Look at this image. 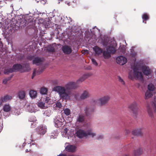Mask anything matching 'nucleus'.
I'll return each mask as SVG.
<instances>
[{"instance_id": "22", "label": "nucleus", "mask_w": 156, "mask_h": 156, "mask_svg": "<svg viewBox=\"0 0 156 156\" xmlns=\"http://www.w3.org/2000/svg\"><path fill=\"white\" fill-rule=\"evenodd\" d=\"M54 122L55 126L57 128L60 127L63 125L62 122L57 119L55 120Z\"/></svg>"}, {"instance_id": "31", "label": "nucleus", "mask_w": 156, "mask_h": 156, "mask_svg": "<svg viewBox=\"0 0 156 156\" xmlns=\"http://www.w3.org/2000/svg\"><path fill=\"white\" fill-rule=\"evenodd\" d=\"M152 95L151 91H147L145 94V99H147L151 97Z\"/></svg>"}, {"instance_id": "18", "label": "nucleus", "mask_w": 156, "mask_h": 156, "mask_svg": "<svg viewBox=\"0 0 156 156\" xmlns=\"http://www.w3.org/2000/svg\"><path fill=\"white\" fill-rule=\"evenodd\" d=\"M85 119V115H79L77 119V121L80 123H83Z\"/></svg>"}, {"instance_id": "43", "label": "nucleus", "mask_w": 156, "mask_h": 156, "mask_svg": "<svg viewBox=\"0 0 156 156\" xmlns=\"http://www.w3.org/2000/svg\"><path fill=\"white\" fill-rule=\"evenodd\" d=\"M37 123L36 122H32L31 123V128H35L37 126Z\"/></svg>"}, {"instance_id": "9", "label": "nucleus", "mask_w": 156, "mask_h": 156, "mask_svg": "<svg viewBox=\"0 0 156 156\" xmlns=\"http://www.w3.org/2000/svg\"><path fill=\"white\" fill-rule=\"evenodd\" d=\"M62 49L63 53L66 54H69L72 51L71 47L68 45H65L62 46Z\"/></svg>"}, {"instance_id": "2", "label": "nucleus", "mask_w": 156, "mask_h": 156, "mask_svg": "<svg viewBox=\"0 0 156 156\" xmlns=\"http://www.w3.org/2000/svg\"><path fill=\"white\" fill-rule=\"evenodd\" d=\"M133 70V75H132L131 73H129L128 77L131 80H133L135 78L136 80H140L141 81L144 80L143 75L141 72L138 71V67L136 65H134L132 67Z\"/></svg>"}, {"instance_id": "8", "label": "nucleus", "mask_w": 156, "mask_h": 156, "mask_svg": "<svg viewBox=\"0 0 156 156\" xmlns=\"http://www.w3.org/2000/svg\"><path fill=\"white\" fill-rule=\"evenodd\" d=\"M43 59L40 57H34L32 61L33 64L39 66L42 64Z\"/></svg>"}, {"instance_id": "45", "label": "nucleus", "mask_w": 156, "mask_h": 156, "mask_svg": "<svg viewBox=\"0 0 156 156\" xmlns=\"http://www.w3.org/2000/svg\"><path fill=\"white\" fill-rule=\"evenodd\" d=\"M7 79H5L3 80V83L4 84H6L8 82Z\"/></svg>"}, {"instance_id": "51", "label": "nucleus", "mask_w": 156, "mask_h": 156, "mask_svg": "<svg viewBox=\"0 0 156 156\" xmlns=\"http://www.w3.org/2000/svg\"><path fill=\"white\" fill-rule=\"evenodd\" d=\"M29 151H28V149H26V152H27H27H29Z\"/></svg>"}, {"instance_id": "13", "label": "nucleus", "mask_w": 156, "mask_h": 156, "mask_svg": "<svg viewBox=\"0 0 156 156\" xmlns=\"http://www.w3.org/2000/svg\"><path fill=\"white\" fill-rule=\"evenodd\" d=\"M90 95V94L87 91L84 90L81 94L80 96V98L81 99L84 100L89 98Z\"/></svg>"}, {"instance_id": "1", "label": "nucleus", "mask_w": 156, "mask_h": 156, "mask_svg": "<svg viewBox=\"0 0 156 156\" xmlns=\"http://www.w3.org/2000/svg\"><path fill=\"white\" fill-rule=\"evenodd\" d=\"M91 75L90 73L85 74L77 80L76 83L71 82L66 84L64 87L57 86L54 88L53 90L58 93L60 98L65 100L69 99L72 94L71 90L78 87L76 83L82 82Z\"/></svg>"}, {"instance_id": "37", "label": "nucleus", "mask_w": 156, "mask_h": 156, "mask_svg": "<svg viewBox=\"0 0 156 156\" xmlns=\"http://www.w3.org/2000/svg\"><path fill=\"white\" fill-rule=\"evenodd\" d=\"M23 68L26 69V71H28L30 70L29 65L28 64H23Z\"/></svg>"}, {"instance_id": "53", "label": "nucleus", "mask_w": 156, "mask_h": 156, "mask_svg": "<svg viewBox=\"0 0 156 156\" xmlns=\"http://www.w3.org/2000/svg\"><path fill=\"white\" fill-rule=\"evenodd\" d=\"M125 49H124L123 50V51H122L123 52H125Z\"/></svg>"}, {"instance_id": "58", "label": "nucleus", "mask_w": 156, "mask_h": 156, "mask_svg": "<svg viewBox=\"0 0 156 156\" xmlns=\"http://www.w3.org/2000/svg\"><path fill=\"white\" fill-rule=\"evenodd\" d=\"M145 23H146V22Z\"/></svg>"}, {"instance_id": "57", "label": "nucleus", "mask_w": 156, "mask_h": 156, "mask_svg": "<svg viewBox=\"0 0 156 156\" xmlns=\"http://www.w3.org/2000/svg\"><path fill=\"white\" fill-rule=\"evenodd\" d=\"M62 0H59V1H61Z\"/></svg>"}, {"instance_id": "12", "label": "nucleus", "mask_w": 156, "mask_h": 156, "mask_svg": "<svg viewBox=\"0 0 156 156\" xmlns=\"http://www.w3.org/2000/svg\"><path fill=\"white\" fill-rule=\"evenodd\" d=\"M12 99V96L8 94H6L1 97V99L3 103L9 101Z\"/></svg>"}, {"instance_id": "3", "label": "nucleus", "mask_w": 156, "mask_h": 156, "mask_svg": "<svg viewBox=\"0 0 156 156\" xmlns=\"http://www.w3.org/2000/svg\"><path fill=\"white\" fill-rule=\"evenodd\" d=\"M76 136L79 138H81L88 135H91L92 137L96 135L95 133H93L91 130H88L87 132L83 130L80 129L76 132Z\"/></svg>"}, {"instance_id": "19", "label": "nucleus", "mask_w": 156, "mask_h": 156, "mask_svg": "<svg viewBox=\"0 0 156 156\" xmlns=\"http://www.w3.org/2000/svg\"><path fill=\"white\" fill-rule=\"evenodd\" d=\"M132 133L133 135L136 136H141L142 135L141 129H137L133 131Z\"/></svg>"}, {"instance_id": "49", "label": "nucleus", "mask_w": 156, "mask_h": 156, "mask_svg": "<svg viewBox=\"0 0 156 156\" xmlns=\"http://www.w3.org/2000/svg\"><path fill=\"white\" fill-rule=\"evenodd\" d=\"M12 76H11L9 77H8V78H7V80H8V81L9 80H10L11 78H12Z\"/></svg>"}, {"instance_id": "50", "label": "nucleus", "mask_w": 156, "mask_h": 156, "mask_svg": "<svg viewBox=\"0 0 156 156\" xmlns=\"http://www.w3.org/2000/svg\"><path fill=\"white\" fill-rule=\"evenodd\" d=\"M3 102L2 101V100L1 99V98L0 99V105H2V103Z\"/></svg>"}, {"instance_id": "20", "label": "nucleus", "mask_w": 156, "mask_h": 156, "mask_svg": "<svg viewBox=\"0 0 156 156\" xmlns=\"http://www.w3.org/2000/svg\"><path fill=\"white\" fill-rule=\"evenodd\" d=\"M93 49L95 54L98 55L101 54L102 52V49L97 46H95L93 48Z\"/></svg>"}, {"instance_id": "42", "label": "nucleus", "mask_w": 156, "mask_h": 156, "mask_svg": "<svg viewBox=\"0 0 156 156\" xmlns=\"http://www.w3.org/2000/svg\"><path fill=\"white\" fill-rule=\"evenodd\" d=\"M34 56L33 55H29L27 57V59L29 60H31L33 59V60L34 58Z\"/></svg>"}, {"instance_id": "26", "label": "nucleus", "mask_w": 156, "mask_h": 156, "mask_svg": "<svg viewBox=\"0 0 156 156\" xmlns=\"http://www.w3.org/2000/svg\"><path fill=\"white\" fill-rule=\"evenodd\" d=\"M111 54L107 51H104L103 52V55L105 58L107 59L111 57Z\"/></svg>"}, {"instance_id": "54", "label": "nucleus", "mask_w": 156, "mask_h": 156, "mask_svg": "<svg viewBox=\"0 0 156 156\" xmlns=\"http://www.w3.org/2000/svg\"><path fill=\"white\" fill-rule=\"evenodd\" d=\"M129 131H127V133H129Z\"/></svg>"}, {"instance_id": "6", "label": "nucleus", "mask_w": 156, "mask_h": 156, "mask_svg": "<svg viewBox=\"0 0 156 156\" xmlns=\"http://www.w3.org/2000/svg\"><path fill=\"white\" fill-rule=\"evenodd\" d=\"M116 60L117 63L121 65H123L125 64L127 62L126 58L125 57L122 56L117 57L116 58Z\"/></svg>"}, {"instance_id": "17", "label": "nucleus", "mask_w": 156, "mask_h": 156, "mask_svg": "<svg viewBox=\"0 0 156 156\" xmlns=\"http://www.w3.org/2000/svg\"><path fill=\"white\" fill-rule=\"evenodd\" d=\"M14 72L18 71L19 70L23 69L22 65L19 64H16L12 66Z\"/></svg>"}, {"instance_id": "38", "label": "nucleus", "mask_w": 156, "mask_h": 156, "mask_svg": "<svg viewBox=\"0 0 156 156\" xmlns=\"http://www.w3.org/2000/svg\"><path fill=\"white\" fill-rule=\"evenodd\" d=\"M74 1V0H67L65 3L69 6L71 5V3L72 2H73Z\"/></svg>"}, {"instance_id": "15", "label": "nucleus", "mask_w": 156, "mask_h": 156, "mask_svg": "<svg viewBox=\"0 0 156 156\" xmlns=\"http://www.w3.org/2000/svg\"><path fill=\"white\" fill-rule=\"evenodd\" d=\"M76 147L73 145H69L66 146L65 149L66 151L69 152H73L76 150Z\"/></svg>"}, {"instance_id": "4", "label": "nucleus", "mask_w": 156, "mask_h": 156, "mask_svg": "<svg viewBox=\"0 0 156 156\" xmlns=\"http://www.w3.org/2000/svg\"><path fill=\"white\" fill-rule=\"evenodd\" d=\"M110 99V97L108 96H105L99 98L98 103L100 106H104L106 105Z\"/></svg>"}, {"instance_id": "39", "label": "nucleus", "mask_w": 156, "mask_h": 156, "mask_svg": "<svg viewBox=\"0 0 156 156\" xmlns=\"http://www.w3.org/2000/svg\"><path fill=\"white\" fill-rule=\"evenodd\" d=\"M27 18L26 20L25 19V24H24L25 26L27 25L28 24H29L30 22H31L33 21L32 19H29L28 21H27Z\"/></svg>"}, {"instance_id": "41", "label": "nucleus", "mask_w": 156, "mask_h": 156, "mask_svg": "<svg viewBox=\"0 0 156 156\" xmlns=\"http://www.w3.org/2000/svg\"><path fill=\"white\" fill-rule=\"evenodd\" d=\"M91 61L92 62V63L95 66H97L98 65V64L97 62H96L94 58H92Z\"/></svg>"}, {"instance_id": "52", "label": "nucleus", "mask_w": 156, "mask_h": 156, "mask_svg": "<svg viewBox=\"0 0 156 156\" xmlns=\"http://www.w3.org/2000/svg\"><path fill=\"white\" fill-rule=\"evenodd\" d=\"M89 68H88V69H90V70L91 69V67L89 66Z\"/></svg>"}, {"instance_id": "14", "label": "nucleus", "mask_w": 156, "mask_h": 156, "mask_svg": "<svg viewBox=\"0 0 156 156\" xmlns=\"http://www.w3.org/2000/svg\"><path fill=\"white\" fill-rule=\"evenodd\" d=\"M44 69L43 68L39 67L38 70L37 71L36 69H34L31 78L33 79L36 75H39L42 73Z\"/></svg>"}, {"instance_id": "35", "label": "nucleus", "mask_w": 156, "mask_h": 156, "mask_svg": "<svg viewBox=\"0 0 156 156\" xmlns=\"http://www.w3.org/2000/svg\"><path fill=\"white\" fill-rule=\"evenodd\" d=\"M29 121L32 122H35L37 121V119L35 116H32L29 119Z\"/></svg>"}, {"instance_id": "46", "label": "nucleus", "mask_w": 156, "mask_h": 156, "mask_svg": "<svg viewBox=\"0 0 156 156\" xmlns=\"http://www.w3.org/2000/svg\"><path fill=\"white\" fill-rule=\"evenodd\" d=\"M103 45L106 46L107 45V42L105 41H104L103 42Z\"/></svg>"}, {"instance_id": "34", "label": "nucleus", "mask_w": 156, "mask_h": 156, "mask_svg": "<svg viewBox=\"0 0 156 156\" xmlns=\"http://www.w3.org/2000/svg\"><path fill=\"white\" fill-rule=\"evenodd\" d=\"M142 19L143 20V22L144 21H146L149 19L148 15L147 13H144L142 16Z\"/></svg>"}, {"instance_id": "48", "label": "nucleus", "mask_w": 156, "mask_h": 156, "mask_svg": "<svg viewBox=\"0 0 156 156\" xmlns=\"http://www.w3.org/2000/svg\"><path fill=\"white\" fill-rule=\"evenodd\" d=\"M40 1L43 4H44L46 1V0H40Z\"/></svg>"}, {"instance_id": "55", "label": "nucleus", "mask_w": 156, "mask_h": 156, "mask_svg": "<svg viewBox=\"0 0 156 156\" xmlns=\"http://www.w3.org/2000/svg\"><path fill=\"white\" fill-rule=\"evenodd\" d=\"M72 21V19H70V21H71V22Z\"/></svg>"}, {"instance_id": "36", "label": "nucleus", "mask_w": 156, "mask_h": 156, "mask_svg": "<svg viewBox=\"0 0 156 156\" xmlns=\"http://www.w3.org/2000/svg\"><path fill=\"white\" fill-rule=\"evenodd\" d=\"M43 101H44V103H45V104H46L47 105H48H48H49L48 104V102L50 100V98L49 97H46L45 98H44L43 99Z\"/></svg>"}, {"instance_id": "30", "label": "nucleus", "mask_w": 156, "mask_h": 156, "mask_svg": "<svg viewBox=\"0 0 156 156\" xmlns=\"http://www.w3.org/2000/svg\"><path fill=\"white\" fill-rule=\"evenodd\" d=\"M142 152V151L140 149H138L136 151H134V156H137L141 154Z\"/></svg>"}, {"instance_id": "33", "label": "nucleus", "mask_w": 156, "mask_h": 156, "mask_svg": "<svg viewBox=\"0 0 156 156\" xmlns=\"http://www.w3.org/2000/svg\"><path fill=\"white\" fill-rule=\"evenodd\" d=\"M154 86L152 83H150L148 85V89L150 91L154 90Z\"/></svg>"}, {"instance_id": "5", "label": "nucleus", "mask_w": 156, "mask_h": 156, "mask_svg": "<svg viewBox=\"0 0 156 156\" xmlns=\"http://www.w3.org/2000/svg\"><path fill=\"white\" fill-rule=\"evenodd\" d=\"M129 108L132 111L133 113L136 116L138 109L136 102H133L129 106Z\"/></svg>"}, {"instance_id": "23", "label": "nucleus", "mask_w": 156, "mask_h": 156, "mask_svg": "<svg viewBox=\"0 0 156 156\" xmlns=\"http://www.w3.org/2000/svg\"><path fill=\"white\" fill-rule=\"evenodd\" d=\"M46 50L49 52H54L55 51L54 46L52 45H48L47 47Z\"/></svg>"}, {"instance_id": "40", "label": "nucleus", "mask_w": 156, "mask_h": 156, "mask_svg": "<svg viewBox=\"0 0 156 156\" xmlns=\"http://www.w3.org/2000/svg\"><path fill=\"white\" fill-rule=\"evenodd\" d=\"M56 106L58 108H60L62 107V104L60 102L58 101L56 103Z\"/></svg>"}, {"instance_id": "7", "label": "nucleus", "mask_w": 156, "mask_h": 156, "mask_svg": "<svg viewBox=\"0 0 156 156\" xmlns=\"http://www.w3.org/2000/svg\"><path fill=\"white\" fill-rule=\"evenodd\" d=\"M94 110V108L91 106H87L85 110L86 115L87 117H90L91 114Z\"/></svg>"}, {"instance_id": "44", "label": "nucleus", "mask_w": 156, "mask_h": 156, "mask_svg": "<svg viewBox=\"0 0 156 156\" xmlns=\"http://www.w3.org/2000/svg\"><path fill=\"white\" fill-rule=\"evenodd\" d=\"M119 81L121 82L122 83V84H124L125 82L123 80V79L121 78L120 77H119Z\"/></svg>"}, {"instance_id": "11", "label": "nucleus", "mask_w": 156, "mask_h": 156, "mask_svg": "<svg viewBox=\"0 0 156 156\" xmlns=\"http://www.w3.org/2000/svg\"><path fill=\"white\" fill-rule=\"evenodd\" d=\"M46 129L45 127L41 126L37 128L36 131L37 133L41 135H43L46 132Z\"/></svg>"}, {"instance_id": "25", "label": "nucleus", "mask_w": 156, "mask_h": 156, "mask_svg": "<svg viewBox=\"0 0 156 156\" xmlns=\"http://www.w3.org/2000/svg\"><path fill=\"white\" fill-rule=\"evenodd\" d=\"M29 94L30 97L32 98H35L37 96V91L34 90H30Z\"/></svg>"}, {"instance_id": "32", "label": "nucleus", "mask_w": 156, "mask_h": 156, "mask_svg": "<svg viewBox=\"0 0 156 156\" xmlns=\"http://www.w3.org/2000/svg\"><path fill=\"white\" fill-rule=\"evenodd\" d=\"M64 113L66 116H69L71 114L70 110L68 108H65L63 110Z\"/></svg>"}, {"instance_id": "47", "label": "nucleus", "mask_w": 156, "mask_h": 156, "mask_svg": "<svg viewBox=\"0 0 156 156\" xmlns=\"http://www.w3.org/2000/svg\"><path fill=\"white\" fill-rule=\"evenodd\" d=\"M103 138V136L102 135H101L99 136L97 138V139L99 140L100 139H101Z\"/></svg>"}, {"instance_id": "28", "label": "nucleus", "mask_w": 156, "mask_h": 156, "mask_svg": "<svg viewBox=\"0 0 156 156\" xmlns=\"http://www.w3.org/2000/svg\"><path fill=\"white\" fill-rule=\"evenodd\" d=\"M48 92V89L47 88L42 87L41 88L40 93L42 94H46Z\"/></svg>"}, {"instance_id": "10", "label": "nucleus", "mask_w": 156, "mask_h": 156, "mask_svg": "<svg viewBox=\"0 0 156 156\" xmlns=\"http://www.w3.org/2000/svg\"><path fill=\"white\" fill-rule=\"evenodd\" d=\"M141 70L144 74L146 76H148L151 73V71L149 67L146 66H142Z\"/></svg>"}, {"instance_id": "16", "label": "nucleus", "mask_w": 156, "mask_h": 156, "mask_svg": "<svg viewBox=\"0 0 156 156\" xmlns=\"http://www.w3.org/2000/svg\"><path fill=\"white\" fill-rule=\"evenodd\" d=\"M18 96L20 100H24L26 96V93L24 90H20L18 93Z\"/></svg>"}, {"instance_id": "56", "label": "nucleus", "mask_w": 156, "mask_h": 156, "mask_svg": "<svg viewBox=\"0 0 156 156\" xmlns=\"http://www.w3.org/2000/svg\"><path fill=\"white\" fill-rule=\"evenodd\" d=\"M138 86H140V84H138Z\"/></svg>"}, {"instance_id": "27", "label": "nucleus", "mask_w": 156, "mask_h": 156, "mask_svg": "<svg viewBox=\"0 0 156 156\" xmlns=\"http://www.w3.org/2000/svg\"><path fill=\"white\" fill-rule=\"evenodd\" d=\"M14 72L13 67L9 69H5L4 71V73L5 74H8L9 73H12Z\"/></svg>"}, {"instance_id": "29", "label": "nucleus", "mask_w": 156, "mask_h": 156, "mask_svg": "<svg viewBox=\"0 0 156 156\" xmlns=\"http://www.w3.org/2000/svg\"><path fill=\"white\" fill-rule=\"evenodd\" d=\"M3 110L5 112H9L11 109V108L10 105H5L3 108Z\"/></svg>"}, {"instance_id": "21", "label": "nucleus", "mask_w": 156, "mask_h": 156, "mask_svg": "<svg viewBox=\"0 0 156 156\" xmlns=\"http://www.w3.org/2000/svg\"><path fill=\"white\" fill-rule=\"evenodd\" d=\"M106 49L111 54H115L116 51L115 48L112 46H108Z\"/></svg>"}, {"instance_id": "24", "label": "nucleus", "mask_w": 156, "mask_h": 156, "mask_svg": "<svg viewBox=\"0 0 156 156\" xmlns=\"http://www.w3.org/2000/svg\"><path fill=\"white\" fill-rule=\"evenodd\" d=\"M37 105L39 107L42 109H45L48 108V105L46 104H45V103L41 101L38 103Z\"/></svg>"}]
</instances>
